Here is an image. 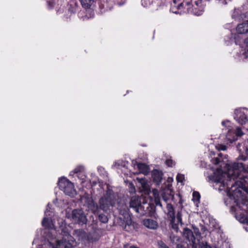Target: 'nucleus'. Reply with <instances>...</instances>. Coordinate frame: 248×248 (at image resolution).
Returning a JSON list of instances; mask_svg holds the SVG:
<instances>
[{
    "mask_svg": "<svg viewBox=\"0 0 248 248\" xmlns=\"http://www.w3.org/2000/svg\"><path fill=\"white\" fill-rule=\"evenodd\" d=\"M227 171L224 172L217 170L214 175L210 177L216 186H218L219 191L223 190L231 185L229 190L230 198L234 200V202L240 208L244 210L248 209V202L243 197L241 189L246 187V181L241 176L243 171L248 173V163L233 162L226 165Z\"/></svg>",
    "mask_w": 248,
    "mask_h": 248,
    "instance_id": "1",
    "label": "nucleus"
},
{
    "mask_svg": "<svg viewBox=\"0 0 248 248\" xmlns=\"http://www.w3.org/2000/svg\"><path fill=\"white\" fill-rule=\"evenodd\" d=\"M61 234L62 236V239L57 241L56 248L53 247L52 248H72L76 246L75 239L70 234L66 227L61 229Z\"/></svg>",
    "mask_w": 248,
    "mask_h": 248,
    "instance_id": "2",
    "label": "nucleus"
},
{
    "mask_svg": "<svg viewBox=\"0 0 248 248\" xmlns=\"http://www.w3.org/2000/svg\"><path fill=\"white\" fill-rule=\"evenodd\" d=\"M98 203L100 210L107 213L110 210V207H113L115 204L113 191L108 188L106 195L100 198Z\"/></svg>",
    "mask_w": 248,
    "mask_h": 248,
    "instance_id": "3",
    "label": "nucleus"
},
{
    "mask_svg": "<svg viewBox=\"0 0 248 248\" xmlns=\"http://www.w3.org/2000/svg\"><path fill=\"white\" fill-rule=\"evenodd\" d=\"M150 207L149 204H141L140 198L139 196H133L129 202V208L133 209L140 216H144L147 213V209Z\"/></svg>",
    "mask_w": 248,
    "mask_h": 248,
    "instance_id": "4",
    "label": "nucleus"
},
{
    "mask_svg": "<svg viewBox=\"0 0 248 248\" xmlns=\"http://www.w3.org/2000/svg\"><path fill=\"white\" fill-rule=\"evenodd\" d=\"M221 124L223 126L226 128V130H228L226 138L230 143H232L233 141L236 140L237 137H241L244 135V133L240 127H237L236 128L235 131L232 130L230 126L231 123L229 121H223L222 122Z\"/></svg>",
    "mask_w": 248,
    "mask_h": 248,
    "instance_id": "5",
    "label": "nucleus"
},
{
    "mask_svg": "<svg viewBox=\"0 0 248 248\" xmlns=\"http://www.w3.org/2000/svg\"><path fill=\"white\" fill-rule=\"evenodd\" d=\"M183 233L184 236L191 242L190 244L192 245V248H212L208 245L206 242L204 243L203 242H200L198 238L196 239L193 235V232L189 229L185 228Z\"/></svg>",
    "mask_w": 248,
    "mask_h": 248,
    "instance_id": "6",
    "label": "nucleus"
},
{
    "mask_svg": "<svg viewBox=\"0 0 248 248\" xmlns=\"http://www.w3.org/2000/svg\"><path fill=\"white\" fill-rule=\"evenodd\" d=\"M58 186L60 189L66 194L70 197H74L76 195V190L73 184L66 178H62L59 179Z\"/></svg>",
    "mask_w": 248,
    "mask_h": 248,
    "instance_id": "7",
    "label": "nucleus"
},
{
    "mask_svg": "<svg viewBox=\"0 0 248 248\" xmlns=\"http://www.w3.org/2000/svg\"><path fill=\"white\" fill-rule=\"evenodd\" d=\"M71 217L73 222L78 224H85L87 221L85 213L80 209H74L72 212Z\"/></svg>",
    "mask_w": 248,
    "mask_h": 248,
    "instance_id": "8",
    "label": "nucleus"
},
{
    "mask_svg": "<svg viewBox=\"0 0 248 248\" xmlns=\"http://www.w3.org/2000/svg\"><path fill=\"white\" fill-rule=\"evenodd\" d=\"M123 216L118 218L117 223L124 230L129 231L132 222L131 217L129 215Z\"/></svg>",
    "mask_w": 248,
    "mask_h": 248,
    "instance_id": "9",
    "label": "nucleus"
},
{
    "mask_svg": "<svg viewBox=\"0 0 248 248\" xmlns=\"http://www.w3.org/2000/svg\"><path fill=\"white\" fill-rule=\"evenodd\" d=\"M234 114V119L241 125L247 124L246 128L248 129V119L244 111L241 109H236Z\"/></svg>",
    "mask_w": 248,
    "mask_h": 248,
    "instance_id": "10",
    "label": "nucleus"
},
{
    "mask_svg": "<svg viewBox=\"0 0 248 248\" xmlns=\"http://www.w3.org/2000/svg\"><path fill=\"white\" fill-rule=\"evenodd\" d=\"M82 199L85 200V203L92 213L94 215L98 213V211H100L99 205L93 201L91 197L89 196H85Z\"/></svg>",
    "mask_w": 248,
    "mask_h": 248,
    "instance_id": "11",
    "label": "nucleus"
},
{
    "mask_svg": "<svg viewBox=\"0 0 248 248\" xmlns=\"http://www.w3.org/2000/svg\"><path fill=\"white\" fill-rule=\"evenodd\" d=\"M117 209L120 214L122 216L129 215L128 213L129 207L124 200H120L117 203Z\"/></svg>",
    "mask_w": 248,
    "mask_h": 248,
    "instance_id": "12",
    "label": "nucleus"
},
{
    "mask_svg": "<svg viewBox=\"0 0 248 248\" xmlns=\"http://www.w3.org/2000/svg\"><path fill=\"white\" fill-rule=\"evenodd\" d=\"M98 4L102 13L110 10L113 7L112 2L108 0H100Z\"/></svg>",
    "mask_w": 248,
    "mask_h": 248,
    "instance_id": "13",
    "label": "nucleus"
},
{
    "mask_svg": "<svg viewBox=\"0 0 248 248\" xmlns=\"http://www.w3.org/2000/svg\"><path fill=\"white\" fill-rule=\"evenodd\" d=\"M177 223L175 222V220L170 219V224L171 225V228L173 229L175 231L178 232V223H180L181 225L183 224L182 221V214L180 212H178L177 213Z\"/></svg>",
    "mask_w": 248,
    "mask_h": 248,
    "instance_id": "14",
    "label": "nucleus"
},
{
    "mask_svg": "<svg viewBox=\"0 0 248 248\" xmlns=\"http://www.w3.org/2000/svg\"><path fill=\"white\" fill-rule=\"evenodd\" d=\"M143 225L150 229L155 230L158 227L157 222L152 219L146 218L143 220Z\"/></svg>",
    "mask_w": 248,
    "mask_h": 248,
    "instance_id": "15",
    "label": "nucleus"
},
{
    "mask_svg": "<svg viewBox=\"0 0 248 248\" xmlns=\"http://www.w3.org/2000/svg\"><path fill=\"white\" fill-rule=\"evenodd\" d=\"M163 173L162 171L157 170H154L152 172V176L154 183L158 185L162 179Z\"/></svg>",
    "mask_w": 248,
    "mask_h": 248,
    "instance_id": "16",
    "label": "nucleus"
},
{
    "mask_svg": "<svg viewBox=\"0 0 248 248\" xmlns=\"http://www.w3.org/2000/svg\"><path fill=\"white\" fill-rule=\"evenodd\" d=\"M166 208L167 211V215L169 220H175V211L172 205L170 203H167Z\"/></svg>",
    "mask_w": 248,
    "mask_h": 248,
    "instance_id": "17",
    "label": "nucleus"
},
{
    "mask_svg": "<svg viewBox=\"0 0 248 248\" xmlns=\"http://www.w3.org/2000/svg\"><path fill=\"white\" fill-rule=\"evenodd\" d=\"M237 32L239 34H244L248 32V23H242L238 25Z\"/></svg>",
    "mask_w": 248,
    "mask_h": 248,
    "instance_id": "18",
    "label": "nucleus"
},
{
    "mask_svg": "<svg viewBox=\"0 0 248 248\" xmlns=\"http://www.w3.org/2000/svg\"><path fill=\"white\" fill-rule=\"evenodd\" d=\"M73 235L78 240L83 239L86 237V232L82 229L75 230L73 233Z\"/></svg>",
    "mask_w": 248,
    "mask_h": 248,
    "instance_id": "19",
    "label": "nucleus"
},
{
    "mask_svg": "<svg viewBox=\"0 0 248 248\" xmlns=\"http://www.w3.org/2000/svg\"><path fill=\"white\" fill-rule=\"evenodd\" d=\"M162 197L165 202H167L169 200L173 199V194L171 190L168 189L162 193Z\"/></svg>",
    "mask_w": 248,
    "mask_h": 248,
    "instance_id": "20",
    "label": "nucleus"
},
{
    "mask_svg": "<svg viewBox=\"0 0 248 248\" xmlns=\"http://www.w3.org/2000/svg\"><path fill=\"white\" fill-rule=\"evenodd\" d=\"M136 165H137V168L141 172L144 173L147 172L148 167L144 163L136 162L134 166H135Z\"/></svg>",
    "mask_w": 248,
    "mask_h": 248,
    "instance_id": "21",
    "label": "nucleus"
},
{
    "mask_svg": "<svg viewBox=\"0 0 248 248\" xmlns=\"http://www.w3.org/2000/svg\"><path fill=\"white\" fill-rule=\"evenodd\" d=\"M96 215L98 216V219L102 223H107L108 222V216L104 214L100 213V211H99L98 213H96Z\"/></svg>",
    "mask_w": 248,
    "mask_h": 248,
    "instance_id": "22",
    "label": "nucleus"
},
{
    "mask_svg": "<svg viewBox=\"0 0 248 248\" xmlns=\"http://www.w3.org/2000/svg\"><path fill=\"white\" fill-rule=\"evenodd\" d=\"M82 7L85 8H89L93 3L94 0H79Z\"/></svg>",
    "mask_w": 248,
    "mask_h": 248,
    "instance_id": "23",
    "label": "nucleus"
},
{
    "mask_svg": "<svg viewBox=\"0 0 248 248\" xmlns=\"http://www.w3.org/2000/svg\"><path fill=\"white\" fill-rule=\"evenodd\" d=\"M84 172V167L82 166H78L77 167L72 171H71L70 175H72L73 174H80Z\"/></svg>",
    "mask_w": 248,
    "mask_h": 248,
    "instance_id": "24",
    "label": "nucleus"
},
{
    "mask_svg": "<svg viewBox=\"0 0 248 248\" xmlns=\"http://www.w3.org/2000/svg\"><path fill=\"white\" fill-rule=\"evenodd\" d=\"M200 195L198 192L194 191L193 193V198L192 201L194 202L195 204L198 206V204L200 202Z\"/></svg>",
    "mask_w": 248,
    "mask_h": 248,
    "instance_id": "25",
    "label": "nucleus"
},
{
    "mask_svg": "<svg viewBox=\"0 0 248 248\" xmlns=\"http://www.w3.org/2000/svg\"><path fill=\"white\" fill-rule=\"evenodd\" d=\"M42 224L45 228H49L50 226L49 218L46 217H44L42 221Z\"/></svg>",
    "mask_w": 248,
    "mask_h": 248,
    "instance_id": "26",
    "label": "nucleus"
},
{
    "mask_svg": "<svg viewBox=\"0 0 248 248\" xmlns=\"http://www.w3.org/2000/svg\"><path fill=\"white\" fill-rule=\"evenodd\" d=\"M155 0H141V4L143 7H148L151 5Z\"/></svg>",
    "mask_w": 248,
    "mask_h": 248,
    "instance_id": "27",
    "label": "nucleus"
},
{
    "mask_svg": "<svg viewBox=\"0 0 248 248\" xmlns=\"http://www.w3.org/2000/svg\"><path fill=\"white\" fill-rule=\"evenodd\" d=\"M222 161L221 158L217 157L212 158L211 160L212 163L215 165H219Z\"/></svg>",
    "mask_w": 248,
    "mask_h": 248,
    "instance_id": "28",
    "label": "nucleus"
},
{
    "mask_svg": "<svg viewBox=\"0 0 248 248\" xmlns=\"http://www.w3.org/2000/svg\"><path fill=\"white\" fill-rule=\"evenodd\" d=\"M216 147L218 151H225L227 149V146L223 144H218Z\"/></svg>",
    "mask_w": 248,
    "mask_h": 248,
    "instance_id": "29",
    "label": "nucleus"
},
{
    "mask_svg": "<svg viewBox=\"0 0 248 248\" xmlns=\"http://www.w3.org/2000/svg\"><path fill=\"white\" fill-rule=\"evenodd\" d=\"M157 245L159 248H169V247L165 244L162 241H158Z\"/></svg>",
    "mask_w": 248,
    "mask_h": 248,
    "instance_id": "30",
    "label": "nucleus"
},
{
    "mask_svg": "<svg viewBox=\"0 0 248 248\" xmlns=\"http://www.w3.org/2000/svg\"><path fill=\"white\" fill-rule=\"evenodd\" d=\"M176 179L178 182L182 183L185 179L184 175L182 174H178L176 176Z\"/></svg>",
    "mask_w": 248,
    "mask_h": 248,
    "instance_id": "31",
    "label": "nucleus"
},
{
    "mask_svg": "<svg viewBox=\"0 0 248 248\" xmlns=\"http://www.w3.org/2000/svg\"><path fill=\"white\" fill-rule=\"evenodd\" d=\"M170 239L172 243H174L179 241V237L174 235H171Z\"/></svg>",
    "mask_w": 248,
    "mask_h": 248,
    "instance_id": "32",
    "label": "nucleus"
},
{
    "mask_svg": "<svg viewBox=\"0 0 248 248\" xmlns=\"http://www.w3.org/2000/svg\"><path fill=\"white\" fill-rule=\"evenodd\" d=\"M246 154L247 156L240 155L238 157V159L242 160L244 161H247L248 158V148H247L246 150Z\"/></svg>",
    "mask_w": 248,
    "mask_h": 248,
    "instance_id": "33",
    "label": "nucleus"
},
{
    "mask_svg": "<svg viewBox=\"0 0 248 248\" xmlns=\"http://www.w3.org/2000/svg\"><path fill=\"white\" fill-rule=\"evenodd\" d=\"M166 164L170 167H172L175 165L174 162L170 159H167L166 161Z\"/></svg>",
    "mask_w": 248,
    "mask_h": 248,
    "instance_id": "34",
    "label": "nucleus"
},
{
    "mask_svg": "<svg viewBox=\"0 0 248 248\" xmlns=\"http://www.w3.org/2000/svg\"><path fill=\"white\" fill-rule=\"evenodd\" d=\"M77 177L81 180V183H83L86 178V176L85 175V172L80 173V174H77Z\"/></svg>",
    "mask_w": 248,
    "mask_h": 248,
    "instance_id": "35",
    "label": "nucleus"
},
{
    "mask_svg": "<svg viewBox=\"0 0 248 248\" xmlns=\"http://www.w3.org/2000/svg\"><path fill=\"white\" fill-rule=\"evenodd\" d=\"M200 232H201V233L204 234L205 232L207 231L206 228L202 225H201L200 226Z\"/></svg>",
    "mask_w": 248,
    "mask_h": 248,
    "instance_id": "36",
    "label": "nucleus"
},
{
    "mask_svg": "<svg viewBox=\"0 0 248 248\" xmlns=\"http://www.w3.org/2000/svg\"><path fill=\"white\" fill-rule=\"evenodd\" d=\"M139 182L141 183L142 187H144L146 185L145 179V178H141L138 179Z\"/></svg>",
    "mask_w": 248,
    "mask_h": 248,
    "instance_id": "37",
    "label": "nucleus"
},
{
    "mask_svg": "<svg viewBox=\"0 0 248 248\" xmlns=\"http://www.w3.org/2000/svg\"><path fill=\"white\" fill-rule=\"evenodd\" d=\"M193 230L194 233L197 236H199L201 234V232H200V229L199 228L193 227Z\"/></svg>",
    "mask_w": 248,
    "mask_h": 248,
    "instance_id": "38",
    "label": "nucleus"
},
{
    "mask_svg": "<svg viewBox=\"0 0 248 248\" xmlns=\"http://www.w3.org/2000/svg\"><path fill=\"white\" fill-rule=\"evenodd\" d=\"M155 203L156 206H159L160 207L162 206L161 202L160 201V200L159 199H157V198L155 199Z\"/></svg>",
    "mask_w": 248,
    "mask_h": 248,
    "instance_id": "39",
    "label": "nucleus"
},
{
    "mask_svg": "<svg viewBox=\"0 0 248 248\" xmlns=\"http://www.w3.org/2000/svg\"><path fill=\"white\" fill-rule=\"evenodd\" d=\"M97 170H98V171L101 173L103 174L104 172H106L105 171L104 168H103L102 167H101V166L98 167L97 168Z\"/></svg>",
    "mask_w": 248,
    "mask_h": 248,
    "instance_id": "40",
    "label": "nucleus"
},
{
    "mask_svg": "<svg viewBox=\"0 0 248 248\" xmlns=\"http://www.w3.org/2000/svg\"><path fill=\"white\" fill-rule=\"evenodd\" d=\"M129 187L131 188V192H133L135 191V187L134 186V185L132 183H130L129 185Z\"/></svg>",
    "mask_w": 248,
    "mask_h": 248,
    "instance_id": "41",
    "label": "nucleus"
},
{
    "mask_svg": "<svg viewBox=\"0 0 248 248\" xmlns=\"http://www.w3.org/2000/svg\"><path fill=\"white\" fill-rule=\"evenodd\" d=\"M176 248H186V247H185L184 246H183L182 245H181V244H178L177 245V247H176Z\"/></svg>",
    "mask_w": 248,
    "mask_h": 248,
    "instance_id": "42",
    "label": "nucleus"
},
{
    "mask_svg": "<svg viewBox=\"0 0 248 248\" xmlns=\"http://www.w3.org/2000/svg\"><path fill=\"white\" fill-rule=\"evenodd\" d=\"M48 205H49V204H48V205H47V208H46V211H45V214L46 216H47V213H48V211H48Z\"/></svg>",
    "mask_w": 248,
    "mask_h": 248,
    "instance_id": "43",
    "label": "nucleus"
},
{
    "mask_svg": "<svg viewBox=\"0 0 248 248\" xmlns=\"http://www.w3.org/2000/svg\"><path fill=\"white\" fill-rule=\"evenodd\" d=\"M129 248H140L138 247L135 246L134 245L130 246Z\"/></svg>",
    "mask_w": 248,
    "mask_h": 248,
    "instance_id": "44",
    "label": "nucleus"
},
{
    "mask_svg": "<svg viewBox=\"0 0 248 248\" xmlns=\"http://www.w3.org/2000/svg\"><path fill=\"white\" fill-rule=\"evenodd\" d=\"M245 43L246 45H248V38L245 39Z\"/></svg>",
    "mask_w": 248,
    "mask_h": 248,
    "instance_id": "45",
    "label": "nucleus"
},
{
    "mask_svg": "<svg viewBox=\"0 0 248 248\" xmlns=\"http://www.w3.org/2000/svg\"><path fill=\"white\" fill-rule=\"evenodd\" d=\"M115 165H118V166L122 165V166H123L122 163L120 164V163H117V162L115 163Z\"/></svg>",
    "mask_w": 248,
    "mask_h": 248,
    "instance_id": "46",
    "label": "nucleus"
},
{
    "mask_svg": "<svg viewBox=\"0 0 248 248\" xmlns=\"http://www.w3.org/2000/svg\"><path fill=\"white\" fill-rule=\"evenodd\" d=\"M218 155L219 156H221L222 155V154L221 153L218 154Z\"/></svg>",
    "mask_w": 248,
    "mask_h": 248,
    "instance_id": "47",
    "label": "nucleus"
},
{
    "mask_svg": "<svg viewBox=\"0 0 248 248\" xmlns=\"http://www.w3.org/2000/svg\"><path fill=\"white\" fill-rule=\"evenodd\" d=\"M127 246H128L127 245H124V248H126V247H127Z\"/></svg>",
    "mask_w": 248,
    "mask_h": 248,
    "instance_id": "48",
    "label": "nucleus"
},
{
    "mask_svg": "<svg viewBox=\"0 0 248 248\" xmlns=\"http://www.w3.org/2000/svg\"><path fill=\"white\" fill-rule=\"evenodd\" d=\"M195 4H196V5H197V3H198V2H197V1H195Z\"/></svg>",
    "mask_w": 248,
    "mask_h": 248,
    "instance_id": "49",
    "label": "nucleus"
},
{
    "mask_svg": "<svg viewBox=\"0 0 248 248\" xmlns=\"http://www.w3.org/2000/svg\"><path fill=\"white\" fill-rule=\"evenodd\" d=\"M248 143V141H247Z\"/></svg>",
    "mask_w": 248,
    "mask_h": 248,
    "instance_id": "50",
    "label": "nucleus"
}]
</instances>
